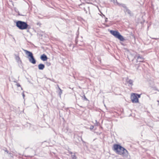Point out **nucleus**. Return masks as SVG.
Here are the masks:
<instances>
[{"mask_svg": "<svg viewBox=\"0 0 159 159\" xmlns=\"http://www.w3.org/2000/svg\"><path fill=\"white\" fill-rule=\"evenodd\" d=\"M114 150L116 153L121 155L124 157H127L128 156V151L120 145L115 144L113 146Z\"/></svg>", "mask_w": 159, "mask_h": 159, "instance_id": "nucleus-1", "label": "nucleus"}, {"mask_svg": "<svg viewBox=\"0 0 159 159\" xmlns=\"http://www.w3.org/2000/svg\"><path fill=\"white\" fill-rule=\"evenodd\" d=\"M16 26L20 29L23 30L26 29L27 28L28 25L25 22L18 21L16 23Z\"/></svg>", "mask_w": 159, "mask_h": 159, "instance_id": "nucleus-2", "label": "nucleus"}, {"mask_svg": "<svg viewBox=\"0 0 159 159\" xmlns=\"http://www.w3.org/2000/svg\"><path fill=\"white\" fill-rule=\"evenodd\" d=\"M26 54L28 56V58L29 61L33 64L36 63V60L34 59L32 53L27 50H24Z\"/></svg>", "mask_w": 159, "mask_h": 159, "instance_id": "nucleus-3", "label": "nucleus"}, {"mask_svg": "<svg viewBox=\"0 0 159 159\" xmlns=\"http://www.w3.org/2000/svg\"><path fill=\"white\" fill-rule=\"evenodd\" d=\"M111 34L114 36L116 38H118L121 41H123L125 39L120 34L119 32L116 31L111 30L110 31Z\"/></svg>", "mask_w": 159, "mask_h": 159, "instance_id": "nucleus-4", "label": "nucleus"}, {"mask_svg": "<svg viewBox=\"0 0 159 159\" xmlns=\"http://www.w3.org/2000/svg\"><path fill=\"white\" fill-rule=\"evenodd\" d=\"M140 97V95L136 93H133L131 95V99L133 103H137L139 102L138 98Z\"/></svg>", "mask_w": 159, "mask_h": 159, "instance_id": "nucleus-5", "label": "nucleus"}, {"mask_svg": "<svg viewBox=\"0 0 159 159\" xmlns=\"http://www.w3.org/2000/svg\"><path fill=\"white\" fill-rule=\"evenodd\" d=\"M116 4L117 5H118L119 6H122L124 7V11L126 13H127L129 15H130L131 14V11L127 8V7H126L125 4H120L117 2H116Z\"/></svg>", "mask_w": 159, "mask_h": 159, "instance_id": "nucleus-6", "label": "nucleus"}, {"mask_svg": "<svg viewBox=\"0 0 159 159\" xmlns=\"http://www.w3.org/2000/svg\"><path fill=\"white\" fill-rule=\"evenodd\" d=\"M40 58L41 59V60L43 61H46L48 59V58H47V56L44 54L42 55L41 56Z\"/></svg>", "mask_w": 159, "mask_h": 159, "instance_id": "nucleus-7", "label": "nucleus"}, {"mask_svg": "<svg viewBox=\"0 0 159 159\" xmlns=\"http://www.w3.org/2000/svg\"><path fill=\"white\" fill-rule=\"evenodd\" d=\"M45 67V66L44 65L40 64L38 65V68L40 70H43L44 69Z\"/></svg>", "mask_w": 159, "mask_h": 159, "instance_id": "nucleus-8", "label": "nucleus"}, {"mask_svg": "<svg viewBox=\"0 0 159 159\" xmlns=\"http://www.w3.org/2000/svg\"><path fill=\"white\" fill-rule=\"evenodd\" d=\"M127 83H129L131 86L133 85V80H129L128 79H127Z\"/></svg>", "mask_w": 159, "mask_h": 159, "instance_id": "nucleus-9", "label": "nucleus"}, {"mask_svg": "<svg viewBox=\"0 0 159 159\" xmlns=\"http://www.w3.org/2000/svg\"><path fill=\"white\" fill-rule=\"evenodd\" d=\"M70 153L71 154V157L72 159H76V157L75 155V154L71 152H70Z\"/></svg>", "mask_w": 159, "mask_h": 159, "instance_id": "nucleus-10", "label": "nucleus"}, {"mask_svg": "<svg viewBox=\"0 0 159 159\" xmlns=\"http://www.w3.org/2000/svg\"><path fill=\"white\" fill-rule=\"evenodd\" d=\"M137 60L139 62H142L143 61V58L142 57H140V56H138L137 57Z\"/></svg>", "mask_w": 159, "mask_h": 159, "instance_id": "nucleus-11", "label": "nucleus"}, {"mask_svg": "<svg viewBox=\"0 0 159 159\" xmlns=\"http://www.w3.org/2000/svg\"><path fill=\"white\" fill-rule=\"evenodd\" d=\"M58 89L59 90V94L60 95V97H61V95L62 94V90L59 87V86L58 85Z\"/></svg>", "mask_w": 159, "mask_h": 159, "instance_id": "nucleus-12", "label": "nucleus"}, {"mask_svg": "<svg viewBox=\"0 0 159 159\" xmlns=\"http://www.w3.org/2000/svg\"><path fill=\"white\" fill-rule=\"evenodd\" d=\"M16 60L19 62V61L20 62H21V61L20 60V58L18 56H17L16 57Z\"/></svg>", "mask_w": 159, "mask_h": 159, "instance_id": "nucleus-13", "label": "nucleus"}, {"mask_svg": "<svg viewBox=\"0 0 159 159\" xmlns=\"http://www.w3.org/2000/svg\"><path fill=\"white\" fill-rule=\"evenodd\" d=\"M46 65L48 66H49L51 64L50 62H48L47 63Z\"/></svg>", "mask_w": 159, "mask_h": 159, "instance_id": "nucleus-14", "label": "nucleus"}, {"mask_svg": "<svg viewBox=\"0 0 159 159\" xmlns=\"http://www.w3.org/2000/svg\"><path fill=\"white\" fill-rule=\"evenodd\" d=\"M94 128V126L93 125H91L90 128L91 130L93 129Z\"/></svg>", "mask_w": 159, "mask_h": 159, "instance_id": "nucleus-15", "label": "nucleus"}, {"mask_svg": "<svg viewBox=\"0 0 159 159\" xmlns=\"http://www.w3.org/2000/svg\"><path fill=\"white\" fill-rule=\"evenodd\" d=\"M16 85L17 87H20V85L19 83H17L16 84Z\"/></svg>", "mask_w": 159, "mask_h": 159, "instance_id": "nucleus-16", "label": "nucleus"}, {"mask_svg": "<svg viewBox=\"0 0 159 159\" xmlns=\"http://www.w3.org/2000/svg\"><path fill=\"white\" fill-rule=\"evenodd\" d=\"M5 152H7V153H9V151L8 150H5Z\"/></svg>", "mask_w": 159, "mask_h": 159, "instance_id": "nucleus-17", "label": "nucleus"}, {"mask_svg": "<svg viewBox=\"0 0 159 159\" xmlns=\"http://www.w3.org/2000/svg\"><path fill=\"white\" fill-rule=\"evenodd\" d=\"M22 96H23V98H24L25 96V94L23 93H22Z\"/></svg>", "mask_w": 159, "mask_h": 159, "instance_id": "nucleus-18", "label": "nucleus"}, {"mask_svg": "<svg viewBox=\"0 0 159 159\" xmlns=\"http://www.w3.org/2000/svg\"><path fill=\"white\" fill-rule=\"evenodd\" d=\"M84 99L86 100H87V99L86 98L85 96H84Z\"/></svg>", "mask_w": 159, "mask_h": 159, "instance_id": "nucleus-19", "label": "nucleus"}, {"mask_svg": "<svg viewBox=\"0 0 159 159\" xmlns=\"http://www.w3.org/2000/svg\"><path fill=\"white\" fill-rule=\"evenodd\" d=\"M107 18H106V20H107Z\"/></svg>", "mask_w": 159, "mask_h": 159, "instance_id": "nucleus-20", "label": "nucleus"}]
</instances>
